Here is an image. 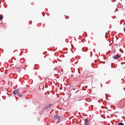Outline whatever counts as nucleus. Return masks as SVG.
I'll list each match as a JSON object with an SVG mask.
<instances>
[{"mask_svg": "<svg viewBox=\"0 0 125 125\" xmlns=\"http://www.w3.org/2000/svg\"><path fill=\"white\" fill-rule=\"evenodd\" d=\"M52 105V104H49L45 107V108L46 109L48 108Z\"/></svg>", "mask_w": 125, "mask_h": 125, "instance_id": "obj_2", "label": "nucleus"}, {"mask_svg": "<svg viewBox=\"0 0 125 125\" xmlns=\"http://www.w3.org/2000/svg\"><path fill=\"white\" fill-rule=\"evenodd\" d=\"M18 95L20 97H21V96L22 95L21 94L18 92Z\"/></svg>", "mask_w": 125, "mask_h": 125, "instance_id": "obj_8", "label": "nucleus"}, {"mask_svg": "<svg viewBox=\"0 0 125 125\" xmlns=\"http://www.w3.org/2000/svg\"><path fill=\"white\" fill-rule=\"evenodd\" d=\"M18 90H15L13 92V93L14 94H18Z\"/></svg>", "mask_w": 125, "mask_h": 125, "instance_id": "obj_3", "label": "nucleus"}, {"mask_svg": "<svg viewBox=\"0 0 125 125\" xmlns=\"http://www.w3.org/2000/svg\"><path fill=\"white\" fill-rule=\"evenodd\" d=\"M15 67L16 68H19V67H17V66H15Z\"/></svg>", "mask_w": 125, "mask_h": 125, "instance_id": "obj_10", "label": "nucleus"}, {"mask_svg": "<svg viewBox=\"0 0 125 125\" xmlns=\"http://www.w3.org/2000/svg\"><path fill=\"white\" fill-rule=\"evenodd\" d=\"M86 124H85V125H90L89 123L88 122H87L86 123Z\"/></svg>", "mask_w": 125, "mask_h": 125, "instance_id": "obj_9", "label": "nucleus"}, {"mask_svg": "<svg viewBox=\"0 0 125 125\" xmlns=\"http://www.w3.org/2000/svg\"><path fill=\"white\" fill-rule=\"evenodd\" d=\"M124 60H125V56H124Z\"/></svg>", "mask_w": 125, "mask_h": 125, "instance_id": "obj_11", "label": "nucleus"}, {"mask_svg": "<svg viewBox=\"0 0 125 125\" xmlns=\"http://www.w3.org/2000/svg\"><path fill=\"white\" fill-rule=\"evenodd\" d=\"M3 18V16L1 15H0V20H1Z\"/></svg>", "mask_w": 125, "mask_h": 125, "instance_id": "obj_6", "label": "nucleus"}, {"mask_svg": "<svg viewBox=\"0 0 125 125\" xmlns=\"http://www.w3.org/2000/svg\"><path fill=\"white\" fill-rule=\"evenodd\" d=\"M120 56L118 55H115L113 56V58L115 59H119Z\"/></svg>", "mask_w": 125, "mask_h": 125, "instance_id": "obj_1", "label": "nucleus"}, {"mask_svg": "<svg viewBox=\"0 0 125 125\" xmlns=\"http://www.w3.org/2000/svg\"><path fill=\"white\" fill-rule=\"evenodd\" d=\"M118 125H124V124L122 123H120L118 124Z\"/></svg>", "mask_w": 125, "mask_h": 125, "instance_id": "obj_7", "label": "nucleus"}, {"mask_svg": "<svg viewBox=\"0 0 125 125\" xmlns=\"http://www.w3.org/2000/svg\"><path fill=\"white\" fill-rule=\"evenodd\" d=\"M60 117V116L58 115H56L54 116V118L56 119L59 118Z\"/></svg>", "mask_w": 125, "mask_h": 125, "instance_id": "obj_4", "label": "nucleus"}, {"mask_svg": "<svg viewBox=\"0 0 125 125\" xmlns=\"http://www.w3.org/2000/svg\"><path fill=\"white\" fill-rule=\"evenodd\" d=\"M88 121V120L87 119H86L85 120V124H87L86 123Z\"/></svg>", "mask_w": 125, "mask_h": 125, "instance_id": "obj_5", "label": "nucleus"}, {"mask_svg": "<svg viewBox=\"0 0 125 125\" xmlns=\"http://www.w3.org/2000/svg\"><path fill=\"white\" fill-rule=\"evenodd\" d=\"M121 63L122 64H123V63Z\"/></svg>", "mask_w": 125, "mask_h": 125, "instance_id": "obj_13", "label": "nucleus"}, {"mask_svg": "<svg viewBox=\"0 0 125 125\" xmlns=\"http://www.w3.org/2000/svg\"><path fill=\"white\" fill-rule=\"evenodd\" d=\"M124 31H125V27L124 29Z\"/></svg>", "mask_w": 125, "mask_h": 125, "instance_id": "obj_12", "label": "nucleus"}]
</instances>
